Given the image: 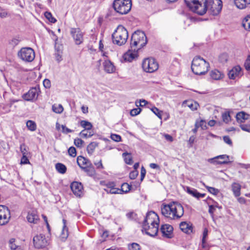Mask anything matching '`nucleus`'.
Returning <instances> with one entry per match:
<instances>
[{
	"instance_id": "nucleus-1",
	"label": "nucleus",
	"mask_w": 250,
	"mask_h": 250,
	"mask_svg": "<svg viewBox=\"0 0 250 250\" xmlns=\"http://www.w3.org/2000/svg\"><path fill=\"white\" fill-rule=\"evenodd\" d=\"M162 214L171 219L180 218L184 214V208L180 203L172 202L168 204L163 205L161 207Z\"/></svg>"
},
{
	"instance_id": "nucleus-2",
	"label": "nucleus",
	"mask_w": 250,
	"mask_h": 250,
	"mask_svg": "<svg viewBox=\"0 0 250 250\" xmlns=\"http://www.w3.org/2000/svg\"><path fill=\"white\" fill-rule=\"evenodd\" d=\"M147 42L145 33L143 31L137 30L131 36L130 47L134 50H138L145 46Z\"/></svg>"
},
{
	"instance_id": "nucleus-3",
	"label": "nucleus",
	"mask_w": 250,
	"mask_h": 250,
	"mask_svg": "<svg viewBox=\"0 0 250 250\" xmlns=\"http://www.w3.org/2000/svg\"><path fill=\"white\" fill-rule=\"evenodd\" d=\"M209 67V63L199 56L195 57L192 60L191 69L196 75H201L206 73Z\"/></svg>"
},
{
	"instance_id": "nucleus-4",
	"label": "nucleus",
	"mask_w": 250,
	"mask_h": 250,
	"mask_svg": "<svg viewBox=\"0 0 250 250\" xmlns=\"http://www.w3.org/2000/svg\"><path fill=\"white\" fill-rule=\"evenodd\" d=\"M128 37L127 30L123 26L119 25L112 35L113 43L119 46L124 45L126 42Z\"/></svg>"
},
{
	"instance_id": "nucleus-5",
	"label": "nucleus",
	"mask_w": 250,
	"mask_h": 250,
	"mask_svg": "<svg viewBox=\"0 0 250 250\" xmlns=\"http://www.w3.org/2000/svg\"><path fill=\"white\" fill-rule=\"evenodd\" d=\"M112 6L117 13L120 15H125L131 10V0H114Z\"/></svg>"
},
{
	"instance_id": "nucleus-6",
	"label": "nucleus",
	"mask_w": 250,
	"mask_h": 250,
	"mask_svg": "<svg viewBox=\"0 0 250 250\" xmlns=\"http://www.w3.org/2000/svg\"><path fill=\"white\" fill-rule=\"evenodd\" d=\"M18 57L26 62H32L35 57L34 51L30 47H23L18 53Z\"/></svg>"
},
{
	"instance_id": "nucleus-7",
	"label": "nucleus",
	"mask_w": 250,
	"mask_h": 250,
	"mask_svg": "<svg viewBox=\"0 0 250 250\" xmlns=\"http://www.w3.org/2000/svg\"><path fill=\"white\" fill-rule=\"evenodd\" d=\"M159 218L157 213L153 211H150L146 213V216L142 224V228L146 229L149 228V225H159Z\"/></svg>"
},
{
	"instance_id": "nucleus-8",
	"label": "nucleus",
	"mask_w": 250,
	"mask_h": 250,
	"mask_svg": "<svg viewBox=\"0 0 250 250\" xmlns=\"http://www.w3.org/2000/svg\"><path fill=\"white\" fill-rule=\"evenodd\" d=\"M207 11L211 15L216 16L219 14L222 8L221 0H209Z\"/></svg>"
},
{
	"instance_id": "nucleus-9",
	"label": "nucleus",
	"mask_w": 250,
	"mask_h": 250,
	"mask_svg": "<svg viewBox=\"0 0 250 250\" xmlns=\"http://www.w3.org/2000/svg\"><path fill=\"white\" fill-rule=\"evenodd\" d=\"M142 67L144 71L148 73H152L158 68V64L153 58H147L144 60Z\"/></svg>"
},
{
	"instance_id": "nucleus-10",
	"label": "nucleus",
	"mask_w": 250,
	"mask_h": 250,
	"mask_svg": "<svg viewBox=\"0 0 250 250\" xmlns=\"http://www.w3.org/2000/svg\"><path fill=\"white\" fill-rule=\"evenodd\" d=\"M33 241L35 248L38 249L44 248L49 244L48 240L42 234L35 236Z\"/></svg>"
},
{
	"instance_id": "nucleus-11",
	"label": "nucleus",
	"mask_w": 250,
	"mask_h": 250,
	"mask_svg": "<svg viewBox=\"0 0 250 250\" xmlns=\"http://www.w3.org/2000/svg\"><path fill=\"white\" fill-rule=\"evenodd\" d=\"M208 9L207 0H200L196 3L190 10L194 13L199 15H203L205 14Z\"/></svg>"
},
{
	"instance_id": "nucleus-12",
	"label": "nucleus",
	"mask_w": 250,
	"mask_h": 250,
	"mask_svg": "<svg viewBox=\"0 0 250 250\" xmlns=\"http://www.w3.org/2000/svg\"><path fill=\"white\" fill-rule=\"evenodd\" d=\"M10 212L8 208L4 205H0V225L7 224L10 219Z\"/></svg>"
},
{
	"instance_id": "nucleus-13",
	"label": "nucleus",
	"mask_w": 250,
	"mask_h": 250,
	"mask_svg": "<svg viewBox=\"0 0 250 250\" xmlns=\"http://www.w3.org/2000/svg\"><path fill=\"white\" fill-rule=\"evenodd\" d=\"M40 92L39 87L31 88L29 90L22 95V98L27 101H31L34 99H37Z\"/></svg>"
},
{
	"instance_id": "nucleus-14",
	"label": "nucleus",
	"mask_w": 250,
	"mask_h": 250,
	"mask_svg": "<svg viewBox=\"0 0 250 250\" xmlns=\"http://www.w3.org/2000/svg\"><path fill=\"white\" fill-rule=\"evenodd\" d=\"M70 33L77 45L81 44L83 41V34L79 28H72Z\"/></svg>"
},
{
	"instance_id": "nucleus-15",
	"label": "nucleus",
	"mask_w": 250,
	"mask_h": 250,
	"mask_svg": "<svg viewBox=\"0 0 250 250\" xmlns=\"http://www.w3.org/2000/svg\"><path fill=\"white\" fill-rule=\"evenodd\" d=\"M243 75L241 67L239 66H234L230 70L228 73L229 77L230 79L235 80L239 78Z\"/></svg>"
},
{
	"instance_id": "nucleus-16",
	"label": "nucleus",
	"mask_w": 250,
	"mask_h": 250,
	"mask_svg": "<svg viewBox=\"0 0 250 250\" xmlns=\"http://www.w3.org/2000/svg\"><path fill=\"white\" fill-rule=\"evenodd\" d=\"M159 225H149V228L146 227V229L142 228V231L143 233L145 232L146 234L151 237H154L157 235L158 232Z\"/></svg>"
},
{
	"instance_id": "nucleus-17",
	"label": "nucleus",
	"mask_w": 250,
	"mask_h": 250,
	"mask_svg": "<svg viewBox=\"0 0 250 250\" xmlns=\"http://www.w3.org/2000/svg\"><path fill=\"white\" fill-rule=\"evenodd\" d=\"M173 230L172 226L168 224L163 225L160 228V231L163 236L168 238H171L172 237Z\"/></svg>"
},
{
	"instance_id": "nucleus-18",
	"label": "nucleus",
	"mask_w": 250,
	"mask_h": 250,
	"mask_svg": "<svg viewBox=\"0 0 250 250\" xmlns=\"http://www.w3.org/2000/svg\"><path fill=\"white\" fill-rule=\"evenodd\" d=\"M71 189L73 193L77 196L80 197L82 193L83 189V185L81 183L78 182H73L71 184Z\"/></svg>"
},
{
	"instance_id": "nucleus-19",
	"label": "nucleus",
	"mask_w": 250,
	"mask_h": 250,
	"mask_svg": "<svg viewBox=\"0 0 250 250\" xmlns=\"http://www.w3.org/2000/svg\"><path fill=\"white\" fill-rule=\"evenodd\" d=\"M137 51L138 50H134L130 48V49H128V50L124 54L123 56L124 60L129 62H131L137 58Z\"/></svg>"
},
{
	"instance_id": "nucleus-20",
	"label": "nucleus",
	"mask_w": 250,
	"mask_h": 250,
	"mask_svg": "<svg viewBox=\"0 0 250 250\" xmlns=\"http://www.w3.org/2000/svg\"><path fill=\"white\" fill-rule=\"evenodd\" d=\"M77 162L78 165L82 169H83V167L85 166H90V164L91 163V161L89 159L82 156H79L77 157Z\"/></svg>"
},
{
	"instance_id": "nucleus-21",
	"label": "nucleus",
	"mask_w": 250,
	"mask_h": 250,
	"mask_svg": "<svg viewBox=\"0 0 250 250\" xmlns=\"http://www.w3.org/2000/svg\"><path fill=\"white\" fill-rule=\"evenodd\" d=\"M104 70L108 73H112L115 70V67L113 63L109 60H106L103 63Z\"/></svg>"
},
{
	"instance_id": "nucleus-22",
	"label": "nucleus",
	"mask_w": 250,
	"mask_h": 250,
	"mask_svg": "<svg viewBox=\"0 0 250 250\" xmlns=\"http://www.w3.org/2000/svg\"><path fill=\"white\" fill-rule=\"evenodd\" d=\"M82 170L90 177H94L96 174L95 169L92 163L90 164V166H87L83 167Z\"/></svg>"
},
{
	"instance_id": "nucleus-23",
	"label": "nucleus",
	"mask_w": 250,
	"mask_h": 250,
	"mask_svg": "<svg viewBox=\"0 0 250 250\" xmlns=\"http://www.w3.org/2000/svg\"><path fill=\"white\" fill-rule=\"evenodd\" d=\"M180 228L185 233L189 234L192 231V227L186 222H182L180 224Z\"/></svg>"
},
{
	"instance_id": "nucleus-24",
	"label": "nucleus",
	"mask_w": 250,
	"mask_h": 250,
	"mask_svg": "<svg viewBox=\"0 0 250 250\" xmlns=\"http://www.w3.org/2000/svg\"><path fill=\"white\" fill-rule=\"evenodd\" d=\"M27 219L30 223L37 224L39 220V217L35 212H32L31 213H28Z\"/></svg>"
},
{
	"instance_id": "nucleus-25",
	"label": "nucleus",
	"mask_w": 250,
	"mask_h": 250,
	"mask_svg": "<svg viewBox=\"0 0 250 250\" xmlns=\"http://www.w3.org/2000/svg\"><path fill=\"white\" fill-rule=\"evenodd\" d=\"M241 185L237 183H233L231 185V190L235 197H238L241 194Z\"/></svg>"
},
{
	"instance_id": "nucleus-26",
	"label": "nucleus",
	"mask_w": 250,
	"mask_h": 250,
	"mask_svg": "<svg viewBox=\"0 0 250 250\" xmlns=\"http://www.w3.org/2000/svg\"><path fill=\"white\" fill-rule=\"evenodd\" d=\"M55 53L56 60L58 62H60L62 60V45L55 44Z\"/></svg>"
},
{
	"instance_id": "nucleus-27",
	"label": "nucleus",
	"mask_w": 250,
	"mask_h": 250,
	"mask_svg": "<svg viewBox=\"0 0 250 250\" xmlns=\"http://www.w3.org/2000/svg\"><path fill=\"white\" fill-rule=\"evenodd\" d=\"M216 158L218 159V163L219 165L226 164L230 162L229 161V156L227 155H219L216 156Z\"/></svg>"
},
{
	"instance_id": "nucleus-28",
	"label": "nucleus",
	"mask_w": 250,
	"mask_h": 250,
	"mask_svg": "<svg viewBox=\"0 0 250 250\" xmlns=\"http://www.w3.org/2000/svg\"><path fill=\"white\" fill-rule=\"evenodd\" d=\"M210 77L215 80H220L223 77V74L217 69L212 70L210 73Z\"/></svg>"
},
{
	"instance_id": "nucleus-29",
	"label": "nucleus",
	"mask_w": 250,
	"mask_h": 250,
	"mask_svg": "<svg viewBox=\"0 0 250 250\" xmlns=\"http://www.w3.org/2000/svg\"><path fill=\"white\" fill-rule=\"evenodd\" d=\"M98 146V143L96 142H93L90 143L87 146L86 150L88 154L90 155H91L95 148Z\"/></svg>"
},
{
	"instance_id": "nucleus-30",
	"label": "nucleus",
	"mask_w": 250,
	"mask_h": 250,
	"mask_svg": "<svg viewBox=\"0 0 250 250\" xmlns=\"http://www.w3.org/2000/svg\"><path fill=\"white\" fill-rule=\"evenodd\" d=\"M80 124L81 126L84 128L83 130H88L89 131H92V128L93 125L90 122L85 120H81L80 122Z\"/></svg>"
},
{
	"instance_id": "nucleus-31",
	"label": "nucleus",
	"mask_w": 250,
	"mask_h": 250,
	"mask_svg": "<svg viewBox=\"0 0 250 250\" xmlns=\"http://www.w3.org/2000/svg\"><path fill=\"white\" fill-rule=\"evenodd\" d=\"M248 114L245 113L244 112H239L236 115V120L238 122L243 123L245 120L248 119Z\"/></svg>"
},
{
	"instance_id": "nucleus-32",
	"label": "nucleus",
	"mask_w": 250,
	"mask_h": 250,
	"mask_svg": "<svg viewBox=\"0 0 250 250\" xmlns=\"http://www.w3.org/2000/svg\"><path fill=\"white\" fill-rule=\"evenodd\" d=\"M55 168L57 171L61 174H64L66 172L67 168L62 163H57L55 165Z\"/></svg>"
},
{
	"instance_id": "nucleus-33",
	"label": "nucleus",
	"mask_w": 250,
	"mask_h": 250,
	"mask_svg": "<svg viewBox=\"0 0 250 250\" xmlns=\"http://www.w3.org/2000/svg\"><path fill=\"white\" fill-rule=\"evenodd\" d=\"M243 27L247 30H250V15L247 16L243 20Z\"/></svg>"
},
{
	"instance_id": "nucleus-34",
	"label": "nucleus",
	"mask_w": 250,
	"mask_h": 250,
	"mask_svg": "<svg viewBox=\"0 0 250 250\" xmlns=\"http://www.w3.org/2000/svg\"><path fill=\"white\" fill-rule=\"evenodd\" d=\"M234 2L236 7L240 9H244L248 5L245 0H234Z\"/></svg>"
},
{
	"instance_id": "nucleus-35",
	"label": "nucleus",
	"mask_w": 250,
	"mask_h": 250,
	"mask_svg": "<svg viewBox=\"0 0 250 250\" xmlns=\"http://www.w3.org/2000/svg\"><path fill=\"white\" fill-rule=\"evenodd\" d=\"M94 134L93 131L83 130L79 134V135L83 138L91 137Z\"/></svg>"
},
{
	"instance_id": "nucleus-36",
	"label": "nucleus",
	"mask_w": 250,
	"mask_h": 250,
	"mask_svg": "<svg viewBox=\"0 0 250 250\" xmlns=\"http://www.w3.org/2000/svg\"><path fill=\"white\" fill-rule=\"evenodd\" d=\"M131 188V186L129 185L127 183H123L121 186V188L120 189V192L121 194L123 193H126L128 192Z\"/></svg>"
},
{
	"instance_id": "nucleus-37",
	"label": "nucleus",
	"mask_w": 250,
	"mask_h": 250,
	"mask_svg": "<svg viewBox=\"0 0 250 250\" xmlns=\"http://www.w3.org/2000/svg\"><path fill=\"white\" fill-rule=\"evenodd\" d=\"M187 192L190 195H192L193 197L197 199L198 198V191L197 189L191 188L190 187H187Z\"/></svg>"
},
{
	"instance_id": "nucleus-38",
	"label": "nucleus",
	"mask_w": 250,
	"mask_h": 250,
	"mask_svg": "<svg viewBox=\"0 0 250 250\" xmlns=\"http://www.w3.org/2000/svg\"><path fill=\"white\" fill-rule=\"evenodd\" d=\"M123 156L124 158V160L126 164L128 165L132 164L133 162L132 158L130 154L127 152H124L123 154Z\"/></svg>"
},
{
	"instance_id": "nucleus-39",
	"label": "nucleus",
	"mask_w": 250,
	"mask_h": 250,
	"mask_svg": "<svg viewBox=\"0 0 250 250\" xmlns=\"http://www.w3.org/2000/svg\"><path fill=\"white\" fill-rule=\"evenodd\" d=\"M45 17L51 22L55 23L57 21L56 19L54 18L51 12L46 11L44 13Z\"/></svg>"
},
{
	"instance_id": "nucleus-40",
	"label": "nucleus",
	"mask_w": 250,
	"mask_h": 250,
	"mask_svg": "<svg viewBox=\"0 0 250 250\" xmlns=\"http://www.w3.org/2000/svg\"><path fill=\"white\" fill-rule=\"evenodd\" d=\"M222 117L223 122L226 124L229 123L231 120V117L229 113L228 112H225L223 113L222 114Z\"/></svg>"
},
{
	"instance_id": "nucleus-41",
	"label": "nucleus",
	"mask_w": 250,
	"mask_h": 250,
	"mask_svg": "<svg viewBox=\"0 0 250 250\" xmlns=\"http://www.w3.org/2000/svg\"><path fill=\"white\" fill-rule=\"evenodd\" d=\"M204 185L206 188L208 189V191L210 193L216 195L219 193V190L213 187H210L208 186H206L204 184Z\"/></svg>"
},
{
	"instance_id": "nucleus-42",
	"label": "nucleus",
	"mask_w": 250,
	"mask_h": 250,
	"mask_svg": "<svg viewBox=\"0 0 250 250\" xmlns=\"http://www.w3.org/2000/svg\"><path fill=\"white\" fill-rule=\"evenodd\" d=\"M26 126L31 131H35L36 129V125L35 123L31 120H29L27 122Z\"/></svg>"
},
{
	"instance_id": "nucleus-43",
	"label": "nucleus",
	"mask_w": 250,
	"mask_h": 250,
	"mask_svg": "<svg viewBox=\"0 0 250 250\" xmlns=\"http://www.w3.org/2000/svg\"><path fill=\"white\" fill-rule=\"evenodd\" d=\"M187 7L190 9L200 0H184Z\"/></svg>"
},
{
	"instance_id": "nucleus-44",
	"label": "nucleus",
	"mask_w": 250,
	"mask_h": 250,
	"mask_svg": "<svg viewBox=\"0 0 250 250\" xmlns=\"http://www.w3.org/2000/svg\"><path fill=\"white\" fill-rule=\"evenodd\" d=\"M52 110L56 113H61L63 110V108L61 104H59L56 106L53 105L52 106Z\"/></svg>"
},
{
	"instance_id": "nucleus-45",
	"label": "nucleus",
	"mask_w": 250,
	"mask_h": 250,
	"mask_svg": "<svg viewBox=\"0 0 250 250\" xmlns=\"http://www.w3.org/2000/svg\"><path fill=\"white\" fill-rule=\"evenodd\" d=\"M126 217L130 220H136L137 214L134 211H130L126 214Z\"/></svg>"
},
{
	"instance_id": "nucleus-46",
	"label": "nucleus",
	"mask_w": 250,
	"mask_h": 250,
	"mask_svg": "<svg viewBox=\"0 0 250 250\" xmlns=\"http://www.w3.org/2000/svg\"><path fill=\"white\" fill-rule=\"evenodd\" d=\"M105 190L107 193L111 194H121V192H120V189L118 188H115V187L110 189H105Z\"/></svg>"
},
{
	"instance_id": "nucleus-47",
	"label": "nucleus",
	"mask_w": 250,
	"mask_h": 250,
	"mask_svg": "<svg viewBox=\"0 0 250 250\" xmlns=\"http://www.w3.org/2000/svg\"><path fill=\"white\" fill-rule=\"evenodd\" d=\"M128 250H140V246L136 243H133L128 245Z\"/></svg>"
},
{
	"instance_id": "nucleus-48",
	"label": "nucleus",
	"mask_w": 250,
	"mask_h": 250,
	"mask_svg": "<svg viewBox=\"0 0 250 250\" xmlns=\"http://www.w3.org/2000/svg\"><path fill=\"white\" fill-rule=\"evenodd\" d=\"M28 149V147L24 144H22L21 145L20 150H21L22 155H27Z\"/></svg>"
},
{
	"instance_id": "nucleus-49",
	"label": "nucleus",
	"mask_w": 250,
	"mask_h": 250,
	"mask_svg": "<svg viewBox=\"0 0 250 250\" xmlns=\"http://www.w3.org/2000/svg\"><path fill=\"white\" fill-rule=\"evenodd\" d=\"M151 110L159 118L162 119V111L156 107H152Z\"/></svg>"
},
{
	"instance_id": "nucleus-50",
	"label": "nucleus",
	"mask_w": 250,
	"mask_h": 250,
	"mask_svg": "<svg viewBox=\"0 0 250 250\" xmlns=\"http://www.w3.org/2000/svg\"><path fill=\"white\" fill-rule=\"evenodd\" d=\"M15 239L14 238H11L9 240V246L12 250H16L18 247V246L15 244Z\"/></svg>"
},
{
	"instance_id": "nucleus-51",
	"label": "nucleus",
	"mask_w": 250,
	"mask_h": 250,
	"mask_svg": "<svg viewBox=\"0 0 250 250\" xmlns=\"http://www.w3.org/2000/svg\"><path fill=\"white\" fill-rule=\"evenodd\" d=\"M20 42V40L17 38H13L9 41V44L13 47L17 45Z\"/></svg>"
},
{
	"instance_id": "nucleus-52",
	"label": "nucleus",
	"mask_w": 250,
	"mask_h": 250,
	"mask_svg": "<svg viewBox=\"0 0 250 250\" xmlns=\"http://www.w3.org/2000/svg\"><path fill=\"white\" fill-rule=\"evenodd\" d=\"M188 106L192 110H195L197 109L199 104L195 102H191L188 104Z\"/></svg>"
},
{
	"instance_id": "nucleus-53",
	"label": "nucleus",
	"mask_w": 250,
	"mask_h": 250,
	"mask_svg": "<svg viewBox=\"0 0 250 250\" xmlns=\"http://www.w3.org/2000/svg\"><path fill=\"white\" fill-rule=\"evenodd\" d=\"M69 155L72 157H75L76 156L77 152L76 148L73 146H71L68 150Z\"/></svg>"
},
{
	"instance_id": "nucleus-54",
	"label": "nucleus",
	"mask_w": 250,
	"mask_h": 250,
	"mask_svg": "<svg viewBox=\"0 0 250 250\" xmlns=\"http://www.w3.org/2000/svg\"><path fill=\"white\" fill-rule=\"evenodd\" d=\"M74 143L77 147H81L83 144H84V141L81 139L76 138L74 139Z\"/></svg>"
},
{
	"instance_id": "nucleus-55",
	"label": "nucleus",
	"mask_w": 250,
	"mask_h": 250,
	"mask_svg": "<svg viewBox=\"0 0 250 250\" xmlns=\"http://www.w3.org/2000/svg\"><path fill=\"white\" fill-rule=\"evenodd\" d=\"M111 139L116 142H119L121 141L122 138L120 135L116 134H112L110 136Z\"/></svg>"
},
{
	"instance_id": "nucleus-56",
	"label": "nucleus",
	"mask_w": 250,
	"mask_h": 250,
	"mask_svg": "<svg viewBox=\"0 0 250 250\" xmlns=\"http://www.w3.org/2000/svg\"><path fill=\"white\" fill-rule=\"evenodd\" d=\"M141 111L140 108H134L130 111V115L132 116H135L138 115Z\"/></svg>"
},
{
	"instance_id": "nucleus-57",
	"label": "nucleus",
	"mask_w": 250,
	"mask_h": 250,
	"mask_svg": "<svg viewBox=\"0 0 250 250\" xmlns=\"http://www.w3.org/2000/svg\"><path fill=\"white\" fill-rule=\"evenodd\" d=\"M240 126L243 131L250 133V125L241 124Z\"/></svg>"
},
{
	"instance_id": "nucleus-58",
	"label": "nucleus",
	"mask_w": 250,
	"mask_h": 250,
	"mask_svg": "<svg viewBox=\"0 0 250 250\" xmlns=\"http://www.w3.org/2000/svg\"><path fill=\"white\" fill-rule=\"evenodd\" d=\"M244 66L246 70L250 71V55H249L246 60Z\"/></svg>"
},
{
	"instance_id": "nucleus-59",
	"label": "nucleus",
	"mask_w": 250,
	"mask_h": 250,
	"mask_svg": "<svg viewBox=\"0 0 250 250\" xmlns=\"http://www.w3.org/2000/svg\"><path fill=\"white\" fill-rule=\"evenodd\" d=\"M29 163L30 162L27 157V155H22V157L21 158V164H27Z\"/></svg>"
},
{
	"instance_id": "nucleus-60",
	"label": "nucleus",
	"mask_w": 250,
	"mask_h": 250,
	"mask_svg": "<svg viewBox=\"0 0 250 250\" xmlns=\"http://www.w3.org/2000/svg\"><path fill=\"white\" fill-rule=\"evenodd\" d=\"M62 133L64 134H67L69 133H71L73 132V130H71L67 127L65 126L64 125H62Z\"/></svg>"
},
{
	"instance_id": "nucleus-61",
	"label": "nucleus",
	"mask_w": 250,
	"mask_h": 250,
	"mask_svg": "<svg viewBox=\"0 0 250 250\" xmlns=\"http://www.w3.org/2000/svg\"><path fill=\"white\" fill-rule=\"evenodd\" d=\"M138 175V171L137 170H133L130 172L129 178L131 179H135Z\"/></svg>"
},
{
	"instance_id": "nucleus-62",
	"label": "nucleus",
	"mask_w": 250,
	"mask_h": 250,
	"mask_svg": "<svg viewBox=\"0 0 250 250\" xmlns=\"http://www.w3.org/2000/svg\"><path fill=\"white\" fill-rule=\"evenodd\" d=\"M199 124L200 127L203 130H205V129H207V127L206 122H205V120H202V119L200 120H199Z\"/></svg>"
},
{
	"instance_id": "nucleus-63",
	"label": "nucleus",
	"mask_w": 250,
	"mask_h": 250,
	"mask_svg": "<svg viewBox=\"0 0 250 250\" xmlns=\"http://www.w3.org/2000/svg\"><path fill=\"white\" fill-rule=\"evenodd\" d=\"M224 141L229 146H232V142L229 136H225L223 137Z\"/></svg>"
},
{
	"instance_id": "nucleus-64",
	"label": "nucleus",
	"mask_w": 250,
	"mask_h": 250,
	"mask_svg": "<svg viewBox=\"0 0 250 250\" xmlns=\"http://www.w3.org/2000/svg\"><path fill=\"white\" fill-rule=\"evenodd\" d=\"M43 86L46 88H49L51 86V82L49 79H45L43 82Z\"/></svg>"
}]
</instances>
